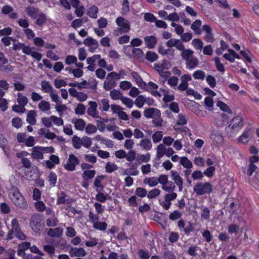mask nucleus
Wrapping results in <instances>:
<instances>
[{"label": "nucleus", "instance_id": "nucleus-1", "mask_svg": "<svg viewBox=\"0 0 259 259\" xmlns=\"http://www.w3.org/2000/svg\"><path fill=\"white\" fill-rule=\"evenodd\" d=\"M115 22L118 27L114 30V35L118 36L127 33L130 30L131 23L127 19L119 16L116 19Z\"/></svg>", "mask_w": 259, "mask_h": 259}, {"label": "nucleus", "instance_id": "nucleus-2", "mask_svg": "<svg viewBox=\"0 0 259 259\" xmlns=\"http://www.w3.org/2000/svg\"><path fill=\"white\" fill-rule=\"evenodd\" d=\"M9 197L16 206L20 208H25L27 206V202L17 188L11 189Z\"/></svg>", "mask_w": 259, "mask_h": 259}, {"label": "nucleus", "instance_id": "nucleus-3", "mask_svg": "<svg viewBox=\"0 0 259 259\" xmlns=\"http://www.w3.org/2000/svg\"><path fill=\"white\" fill-rule=\"evenodd\" d=\"M212 186L209 182L197 183L193 187V191L197 195L209 194L212 191Z\"/></svg>", "mask_w": 259, "mask_h": 259}, {"label": "nucleus", "instance_id": "nucleus-4", "mask_svg": "<svg viewBox=\"0 0 259 259\" xmlns=\"http://www.w3.org/2000/svg\"><path fill=\"white\" fill-rule=\"evenodd\" d=\"M244 119L241 115H238L232 119L228 126L231 128L234 135L236 134L242 127Z\"/></svg>", "mask_w": 259, "mask_h": 259}, {"label": "nucleus", "instance_id": "nucleus-5", "mask_svg": "<svg viewBox=\"0 0 259 259\" xmlns=\"http://www.w3.org/2000/svg\"><path fill=\"white\" fill-rule=\"evenodd\" d=\"M41 219L38 214H34L30 220V226L32 230L39 233L42 230L43 225L41 223Z\"/></svg>", "mask_w": 259, "mask_h": 259}, {"label": "nucleus", "instance_id": "nucleus-6", "mask_svg": "<svg viewBox=\"0 0 259 259\" xmlns=\"http://www.w3.org/2000/svg\"><path fill=\"white\" fill-rule=\"evenodd\" d=\"M11 227L13 232L15 233V236L18 239L24 240L26 239V236L22 232L18 223V221L16 219H13L11 221Z\"/></svg>", "mask_w": 259, "mask_h": 259}, {"label": "nucleus", "instance_id": "nucleus-7", "mask_svg": "<svg viewBox=\"0 0 259 259\" xmlns=\"http://www.w3.org/2000/svg\"><path fill=\"white\" fill-rule=\"evenodd\" d=\"M79 163L78 158L74 154L69 155L68 159L66 164H64V167L65 169L72 171L75 170V167Z\"/></svg>", "mask_w": 259, "mask_h": 259}, {"label": "nucleus", "instance_id": "nucleus-8", "mask_svg": "<svg viewBox=\"0 0 259 259\" xmlns=\"http://www.w3.org/2000/svg\"><path fill=\"white\" fill-rule=\"evenodd\" d=\"M170 64L167 61L164 60L161 62L154 64V67L159 74L169 73L168 70L170 68Z\"/></svg>", "mask_w": 259, "mask_h": 259}, {"label": "nucleus", "instance_id": "nucleus-9", "mask_svg": "<svg viewBox=\"0 0 259 259\" xmlns=\"http://www.w3.org/2000/svg\"><path fill=\"white\" fill-rule=\"evenodd\" d=\"M202 30L205 31L206 34L203 37L204 40L208 43H213L215 39L212 33V29L208 25H204L202 26Z\"/></svg>", "mask_w": 259, "mask_h": 259}, {"label": "nucleus", "instance_id": "nucleus-10", "mask_svg": "<svg viewBox=\"0 0 259 259\" xmlns=\"http://www.w3.org/2000/svg\"><path fill=\"white\" fill-rule=\"evenodd\" d=\"M88 104L89 107L87 110L88 114L95 118H101L97 110V103L95 101H91L89 102Z\"/></svg>", "mask_w": 259, "mask_h": 259}, {"label": "nucleus", "instance_id": "nucleus-11", "mask_svg": "<svg viewBox=\"0 0 259 259\" xmlns=\"http://www.w3.org/2000/svg\"><path fill=\"white\" fill-rule=\"evenodd\" d=\"M210 138L214 145H218L224 141L222 133L219 130H213L210 135Z\"/></svg>", "mask_w": 259, "mask_h": 259}, {"label": "nucleus", "instance_id": "nucleus-12", "mask_svg": "<svg viewBox=\"0 0 259 259\" xmlns=\"http://www.w3.org/2000/svg\"><path fill=\"white\" fill-rule=\"evenodd\" d=\"M178 227L180 231H183L186 235H189L194 231V227L191 223L186 226V224L183 220H180L178 222Z\"/></svg>", "mask_w": 259, "mask_h": 259}, {"label": "nucleus", "instance_id": "nucleus-13", "mask_svg": "<svg viewBox=\"0 0 259 259\" xmlns=\"http://www.w3.org/2000/svg\"><path fill=\"white\" fill-rule=\"evenodd\" d=\"M252 136L251 130L250 128H246L238 137V142L243 144H247L252 138Z\"/></svg>", "mask_w": 259, "mask_h": 259}, {"label": "nucleus", "instance_id": "nucleus-14", "mask_svg": "<svg viewBox=\"0 0 259 259\" xmlns=\"http://www.w3.org/2000/svg\"><path fill=\"white\" fill-rule=\"evenodd\" d=\"M23 53L27 55H30L33 58L36 59L38 61H40L42 57V55L41 53L35 51L34 48L31 47L30 46L24 48Z\"/></svg>", "mask_w": 259, "mask_h": 259}, {"label": "nucleus", "instance_id": "nucleus-15", "mask_svg": "<svg viewBox=\"0 0 259 259\" xmlns=\"http://www.w3.org/2000/svg\"><path fill=\"white\" fill-rule=\"evenodd\" d=\"M70 95L76 98L80 102H84L88 99V95L82 92H77L75 89L70 88L68 90Z\"/></svg>", "mask_w": 259, "mask_h": 259}, {"label": "nucleus", "instance_id": "nucleus-16", "mask_svg": "<svg viewBox=\"0 0 259 259\" xmlns=\"http://www.w3.org/2000/svg\"><path fill=\"white\" fill-rule=\"evenodd\" d=\"M144 115L147 118H152L158 117L161 115L159 110L156 108H149L144 111Z\"/></svg>", "mask_w": 259, "mask_h": 259}, {"label": "nucleus", "instance_id": "nucleus-17", "mask_svg": "<svg viewBox=\"0 0 259 259\" xmlns=\"http://www.w3.org/2000/svg\"><path fill=\"white\" fill-rule=\"evenodd\" d=\"M166 45L167 47H175L178 50H183L184 44L182 41L178 39L170 38L166 42Z\"/></svg>", "mask_w": 259, "mask_h": 259}, {"label": "nucleus", "instance_id": "nucleus-18", "mask_svg": "<svg viewBox=\"0 0 259 259\" xmlns=\"http://www.w3.org/2000/svg\"><path fill=\"white\" fill-rule=\"evenodd\" d=\"M170 173L172 180L179 187V191L180 192L182 191L183 190V181L182 178L176 171L171 170L170 171Z\"/></svg>", "mask_w": 259, "mask_h": 259}, {"label": "nucleus", "instance_id": "nucleus-19", "mask_svg": "<svg viewBox=\"0 0 259 259\" xmlns=\"http://www.w3.org/2000/svg\"><path fill=\"white\" fill-rule=\"evenodd\" d=\"M31 157L35 159H42L44 154L41 146H35L31 149Z\"/></svg>", "mask_w": 259, "mask_h": 259}, {"label": "nucleus", "instance_id": "nucleus-20", "mask_svg": "<svg viewBox=\"0 0 259 259\" xmlns=\"http://www.w3.org/2000/svg\"><path fill=\"white\" fill-rule=\"evenodd\" d=\"M71 256L83 257L86 255V252L82 247H72L69 250Z\"/></svg>", "mask_w": 259, "mask_h": 259}, {"label": "nucleus", "instance_id": "nucleus-21", "mask_svg": "<svg viewBox=\"0 0 259 259\" xmlns=\"http://www.w3.org/2000/svg\"><path fill=\"white\" fill-rule=\"evenodd\" d=\"M180 51H181V56L185 62L195 57L193 55L194 51L189 49H185V46L183 47V50H181Z\"/></svg>", "mask_w": 259, "mask_h": 259}, {"label": "nucleus", "instance_id": "nucleus-22", "mask_svg": "<svg viewBox=\"0 0 259 259\" xmlns=\"http://www.w3.org/2000/svg\"><path fill=\"white\" fill-rule=\"evenodd\" d=\"M223 57L231 62L235 61V58L240 59L239 55L231 49H228V53H226L223 55Z\"/></svg>", "mask_w": 259, "mask_h": 259}, {"label": "nucleus", "instance_id": "nucleus-23", "mask_svg": "<svg viewBox=\"0 0 259 259\" xmlns=\"http://www.w3.org/2000/svg\"><path fill=\"white\" fill-rule=\"evenodd\" d=\"M131 76L134 79L138 86L143 89H145L146 87V83L143 80L142 77L138 73L135 71H133L131 73Z\"/></svg>", "mask_w": 259, "mask_h": 259}, {"label": "nucleus", "instance_id": "nucleus-24", "mask_svg": "<svg viewBox=\"0 0 259 259\" xmlns=\"http://www.w3.org/2000/svg\"><path fill=\"white\" fill-rule=\"evenodd\" d=\"M144 41L147 48L149 49H153L157 42V39L155 36H147L144 38Z\"/></svg>", "mask_w": 259, "mask_h": 259}, {"label": "nucleus", "instance_id": "nucleus-25", "mask_svg": "<svg viewBox=\"0 0 259 259\" xmlns=\"http://www.w3.org/2000/svg\"><path fill=\"white\" fill-rule=\"evenodd\" d=\"M116 84V81L108 74L104 82V89L106 91L110 90L114 88Z\"/></svg>", "mask_w": 259, "mask_h": 259}, {"label": "nucleus", "instance_id": "nucleus-26", "mask_svg": "<svg viewBox=\"0 0 259 259\" xmlns=\"http://www.w3.org/2000/svg\"><path fill=\"white\" fill-rule=\"evenodd\" d=\"M71 122L74 124L75 129L78 131H83L85 126V122L82 119L73 118Z\"/></svg>", "mask_w": 259, "mask_h": 259}, {"label": "nucleus", "instance_id": "nucleus-27", "mask_svg": "<svg viewBox=\"0 0 259 259\" xmlns=\"http://www.w3.org/2000/svg\"><path fill=\"white\" fill-rule=\"evenodd\" d=\"M138 145L140 146L142 149L149 151L152 149V144L150 140L147 138L142 139L138 144Z\"/></svg>", "mask_w": 259, "mask_h": 259}, {"label": "nucleus", "instance_id": "nucleus-28", "mask_svg": "<svg viewBox=\"0 0 259 259\" xmlns=\"http://www.w3.org/2000/svg\"><path fill=\"white\" fill-rule=\"evenodd\" d=\"M47 234L51 237L59 238L63 234V229L60 227H56L54 229H49Z\"/></svg>", "mask_w": 259, "mask_h": 259}, {"label": "nucleus", "instance_id": "nucleus-29", "mask_svg": "<svg viewBox=\"0 0 259 259\" xmlns=\"http://www.w3.org/2000/svg\"><path fill=\"white\" fill-rule=\"evenodd\" d=\"M186 68L189 70H192L196 68L199 64V60L196 57H194L191 59L185 62Z\"/></svg>", "mask_w": 259, "mask_h": 259}, {"label": "nucleus", "instance_id": "nucleus-30", "mask_svg": "<svg viewBox=\"0 0 259 259\" xmlns=\"http://www.w3.org/2000/svg\"><path fill=\"white\" fill-rule=\"evenodd\" d=\"M26 12L28 16L32 19H36L39 13V10L33 7H27L26 8Z\"/></svg>", "mask_w": 259, "mask_h": 259}, {"label": "nucleus", "instance_id": "nucleus-31", "mask_svg": "<svg viewBox=\"0 0 259 259\" xmlns=\"http://www.w3.org/2000/svg\"><path fill=\"white\" fill-rule=\"evenodd\" d=\"M166 147L163 144H160L156 148V161H159L160 159L165 155Z\"/></svg>", "mask_w": 259, "mask_h": 259}, {"label": "nucleus", "instance_id": "nucleus-32", "mask_svg": "<svg viewBox=\"0 0 259 259\" xmlns=\"http://www.w3.org/2000/svg\"><path fill=\"white\" fill-rule=\"evenodd\" d=\"M41 90L45 93L51 94L53 92V88L50 83L46 80H42L40 83Z\"/></svg>", "mask_w": 259, "mask_h": 259}, {"label": "nucleus", "instance_id": "nucleus-33", "mask_svg": "<svg viewBox=\"0 0 259 259\" xmlns=\"http://www.w3.org/2000/svg\"><path fill=\"white\" fill-rule=\"evenodd\" d=\"M201 25V21L199 19H197L192 23L191 28L195 32L196 34L200 35L202 34V31L200 29Z\"/></svg>", "mask_w": 259, "mask_h": 259}, {"label": "nucleus", "instance_id": "nucleus-34", "mask_svg": "<svg viewBox=\"0 0 259 259\" xmlns=\"http://www.w3.org/2000/svg\"><path fill=\"white\" fill-rule=\"evenodd\" d=\"M105 177L103 175L97 176L94 181V185L96 187L97 192H100L103 189V186L101 184V182L104 180Z\"/></svg>", "mask_w": 259, "mask_h": 259}, {"label": "nucleus", "instance_id": "nucleus-35", "mask_svg": "<svg viewBox=\"0 0 259 259\" xmlns=\"http://www.w3.org/2000/svg\"><path fill=\"white\" fill-rule=\"evenodd\" d=\"M36 113L34 110H31L28 112L26 121L31 125H34L36 122Z\"/></svg>", "mask_w": 259, "mask_h": 259}, {"label": "nucleus", "instance_id": "nucleus-36", "mask_svg": "<svg viewBox=\"0 0 259 259\" xmlns=\"http://www.w3.org/2000/svg\"><path fill=\"white\" fill-rule=\"evenodd\" d=\"M98 12L99 9L95 5H92L87 10V15L93 19L97 18Z\"/></svg>", "mask_w": 259, "mask_h": 259}, {"label": "nucleus", "instance_id": "nucleus-37", "mask_svg": "<svg viewBox=\"0 0 259 259\" xmlns=\"http://www.w3.org/2000/svg\"><path fill=\"white\" fill-rule=\"evenodd\" d=\"M143 183L145 185H148L150 187H155L158 184V180L155 177H146L144 179Z\"/></svg>", "mask_w": 259, "mask_h": 259}, {"label": "nucleus", "instance_id": "nucleus-38", "mask_svg": "<svg viewBox=\"0 0 259 259\" xmlns=\"http://www.w3.org/2000/svg\"><path fill=\"white\" fill-rule=\"evenodd\" d=\"M187 121L186 115L184 114L180 113L178 116V119L176 124L174 125V128L175 130H179V128L177 127V125H184L187 124Z\"/></svg>", "mask_w": 259, "mask_h": 259}, {"label": "nucleus", "instance_id": "nucleus-39", "mask_svg": "<svg viewBox=\"0 0 259 259\" xmlns=\"http://www.w3.org/2000/svg\"><path fill=\"white\" fill-rule=\"evenodd\" d=\"M38 109L43 112H47L50 110L51 105L49 102L41 100L38 104Z\"/></svg>", "mask_w": 259, "mask_h": 259}, {"label": "nucleus", "instance_id": "nucleus-40", "mask_svg": "<svg viewBox=\"0 0 259 259\" xmlns=\"http://www.w3.org/2000/svg\"><path fill=\"white\" fill-rule=\"evenodd\" d=\"M66 197V195L65 194V193L63 192H61L58 195L57 203L58 204L70 203L71 201L69 199H67Z\"/></svg>", "mask_w": 259, "mask_h": 259}, {"label": "nucleus", "instance_id": "nucleus-41", "mask_svg": "<svg viewBox=\"0 0 259 259\" xmlns=\"http://www.w3.org/2000/svg\"><path fill=\"white\" fill-rule=\"evenodd\" d=\"M96 173L95 170H85L82 174V177L84 180L88 181L89 180L93 179Z\"/></svg>", "mask_w": 259, "mask_h": 259}, {"label": "nucleus", "instance_id": "nucleus-42", "mask_svg": "<svg viewBox=\"0 0 259 259\" xmlns=\"http://www.w3.org/2000/svg\"><path fill=\"white\" fill-rule=\"evenodd\" d=\"M180 164L186 168H191L193 167L192 162L186 157H182L179 161Z\"/></svg>", "mask_w": 259, "mask_h": 259}, {"label": "nucleus", "instance_id": "nucleus-43", "mask_svg": "<svg viewBox=\"0 0 259 259\" xmlns=\"http://www.w3.org/2000/svg\"><path fill=\"white\" fill-rule=\"evenodd\" d=\"M192 46L197 50L201 51L203 49V42L199 38H194L191 42Z\"/></svg>", "mask_w": 259, "mask_h": 259}, {"label": "nucleus", "instance_id": "nucleus-44", "mask_svg": "<svg viewBox=\"0 0 259 259\" xmlns=\"http://www.w3.org/2000/svg\"><path fill=\"white\" fill-rule=\"evenodd\" d=\"M163 133L162 131H157L152 135V139L154 143L160 142L163 140Z\"/></svg>", "mask_w": 259, "mask_h": 259}, {"label": "nucleus", "instance_id": "nucleus-45", "mask_svg": "<svg viewBox=\"0 0 259 259\" xmlns=\"http://www.w3.org/2000/svg\"><path fill=\"white\" fill-rule=\"evenodd\" d=\"M110 96L111 98L114 100H120L123 97L122 94L118 90L113 89L110 92Z\"/></svg>", "mask_w": 259, "mask_h": 259}, {"label": "nucleus", "instance_id": "nucleus-46", "mask_svg": "<svg viewBox=\"0 0 259 259\" xmlns=\"http://www.w3.org/2000/svg\"><path fill=\"white\" fill-rule=\"evenodd\" d=\"M36 19V23L38 26H42L47 21V16L45 14L40 12L38 15Z\"/></svg>", "mask_w": 259, "mask_h": 259}, {"label": "nucleus", "instance_id": "nucleus-47", "mask_svg": "<svg viewBox=\"0 0 259 259\" xmlns=\"http://www.w3.org/2000/svg\"><path fill=\"white\" fill-rule=\"evenodd\" d=\"M145 58L148 61L153 62L158 59V55L154 52L148 51L146 53Z\"/></svg>", "mask_w": 259, "mask_h": 259}, {"label": "nucleus", "instance_id": "nucleus-48", "mask_svg": "<svg viewBox=\"0 0 259 259\" xmlns=\"http://www.w3.org/2000/svg\"><path fill=\"white\" fill-rule=\"evenodd\" d=\"M146 98L143 95H139L136 98L135 104L139 108H142L145 103Z\"/></svg>", "mask_w": 259, "mask_h": 259}, {"label": "nucleus", "instance_id": "nucleus-49", "mask_svg": "<svg viewBox=\"0 0 259 259\" xmlns=\"http://www.w3.org/2000/svg\"><path fill=\"white\" fill-rule=\"evenodd\" d=\"M118 167L114 162H108L105 166V170L107 173H111L117 170Z\"/></svg>", "mask_w": 259, "mask_h": 259}, {"label": "nucleus", "instance_id": "nucleus-50", "mask_svg": "<svg viewBox=\"0 0 259 259\" xmlns=\"http://www.w3.org/2000/svg\"><path fill=\"white\" fill-rule=\"evenodd\" d=\"M175 188L174 183L171 181H167L165 184L162 186V189L167 192L173 191Z\"/></svg>", "mask_w": 259, "mask_h": 259}, {"label": "nucleus", "instance_id": "nucleus-51", "mask_svg": "<svg viewBox=\"0 0 259 259\" xmlns=\"http://www.w3.org/2000/svg\"><path fill=\"white\" fill-rule=\"evenodd\" d=\"M205 107L209 111L213 109V101L211 97H207L204 99Z\"/></svg>", "mask_w": 259, "mask_h": 259}, {"label": "nucleus", "instance_id": "nucleus-52", "mask_svg": "<svg viewBox=\"0 0 259 259\" xmlns=\"http://www.w3.org/2000/svg\"><path fill=\"white\" fill-rule=\"evenodd\" d=\"M72 143L75 149H78L82 145L81 139L76 136H74L72 139Z\"/></svg>", "mask_w": 259, "mask_h": 259}, {"label": "nucleus", "instance_id": "nucleus-53", "mask_svg": "<svg viewBox=\"0 0 259 259\" xmlns=\"http://www.w3.org/2000/svg\"><path fill=\"white\" fill-rule=\"evenodd\" d=\"M161 193V191L155 188L154 189H152L148 192L147 193V197L149 199L155 198L158 196Z\"/></svg>", "mask_w": 259, "mask_h": 259}, {"label": "nucleus", "instance_id": "nucleus-54", "mask_svg": "<svg viewBox=\"0 0 259 259\" xmlns=\"http://www.w3.org/2000/svg\"><path fill=\"white\" fill-rule=\"evenodd\" d=\"M57 176L56 173L53 171L51 172L48 177V181L50 185L53 187L54 186L57 182Z\"/></svg>", "mask_w": 259, "mask_h": 259}, {"label": "nucleus", "instance_id": "nucleus-55", "mask_svg": "<svg viewBox=\"0 0 259 259\" xmlns=\"http://www.w3.org/2000/svg\"><path fill=\"white\" fill-rule=\"evenodd\" d=\"M17 97V101L19 104L25 106L28 103V98L26 96L23 95L21 93H18Z\"/></svg>", "mask_w": 259, "mask_h": 259}, {"label": "nucleus", "instance_id": "nucleus-56", "mask_svg": "<svg viewBox=\"0 0 259 259\" xmlns=\"http://www.w3.org/2000/svg\"><path fill=\"white\" fill-rule=\"evenodd\" d=\"M83 44L89 47L92 46L94 47L99 46L98 41L91 37L86 38L83 41Z\"/></svg>", "mask_w": 259, "mask_h": 259}, {"label": "nucleus", "instance_id": "nucleus-57", "mask_svg": "<svg viewBox=\"0 0 259 259\" xmlns=\"http://www.w3.org/2000/svg\"><path fill=\"white\" fill-rule=\"evenodd\" d=\"M193 77L195 79L203 80L205 77V73L201 70H197L194 72Z\"/></svg>", "mask_w": 259, "mask_h": 259}, {"label": "nucleus", "instance_id": "nucleus-58", "mask_svg": "<svg viewBox=\"0 0 259 259\" xmlns=\"http://www.w3.org/2000/svg\"><path fill=\"white\" fill-rule=\"evenodd\" d=\"M59 221L56 217L53 216L51 218H49L47 220V225L49 227H54L58 225Z\"/></svg>", "mask_w": 259, "mask_h": 259}, {"label": "nucleus", "instance_id": "nucleus-59", "mask_svg": "<svg viewBox=\"0 0 259 259\" xmlns=\"http://www.w3.org/2000/svg\"><path fill=\"white\" fill-rule=\"evenodd\" d=\"M107 225L105 222H96L93 224V227L100 231H105L106 229Z\"/></svg>", "mask_w": 259, "mask_h": 259}, {"label": "nucleus", "instance_id": "nucleus-60", "mask_svg": "<svg viewBox=\"0 0 259 259\" xmlns=\"http://www.w3.org/2000/svg\"><path fill=\"white\" fill-rule=\"evenodd\" d=\"M108 120L107 119L103 120H97L96 121L97 128L100 132H103L106 127L105 122H107Z\"/></svg>", "mask_w": 259, "mask_h": 259}, {"label": "nucleus", "instance_id": "nucleus-61", "mask_svg": "<svg viewBox=\"0 0 259 259\" xmlns=\"http://www.w3.org/2000/svg\"><path fill=\"white\" fill-rule=\"evenodd\" d=\"M101 110L103 111H108L110 108L109 101L108 99L104 98L101 100Z\"/></svg>", "mask_w": 259, "mask_h": 259}, {"label": "nucleus", "instance_id": "nucleus-62", "mask_svg": "<svg viewBox=\"0 0 259 259\" xmlns=\"http://www.w3.org/2000/svg\"><path fill=\"white\" fill-rule=\"evenodd\" d=\"M179 81V79L176 76H169L167 80V83L169 85L171 88H176V87Z\"/></svg>", "mask_w": 259, "mask_h": 259}, {"label": "nucleus", "instance_id": "nucleus-63", "mask_svg": "<svg viewBox=\"0 0 259 259\" xmlns=\"http://www.w3.org/2000/svg\"><path fill=\"white\" fill-rule=\"evenodd\" d=\"M121 101L123 104L128 108H132L133 106L134 102L133 100L129 98L123 96L121 99Z\"/></svg>", "mask_w": 259, "mask_h": 259}, {"label": "nucleus", "instance_id": "nucleus-64", "mask_svg": "<svg viewBox=\"0 0 259 259\" xmlns=\"http://www.w3.org/2000/svg\"><path fill=\"white\" fill-rule=\"evenodd\" d=\"M135 194L138 196L143 198L147 196V192L146 190L142 187H138L135 190Z\"/></svg>", "mask_w": 259, "mask_h": 259}]
</instances>
